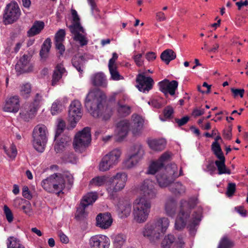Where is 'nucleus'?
Listing matches in <instances>:
<instances>
[{
    "mask_svg": "<svg viewBox=\"0 0 248 248\" xmlns=\"http://www.w3.org/2000/svg\"><path fill=\"white\" fill-rule=\"evenodd\" d=\"M68 114V121L70 123L68 128L73 129L82 116L81 105L79 101L75 100L71 102Z\"/></svg>",
    "mask_w": 248,
    "mask_h": 248,
    "instance_id": "obj_11",
    "label": "nucleus"
},
{
    "mask_svg": "<svg viewBox=\"0 0 248 248\" xmlns=\"http://www.w3.org/2000/svg\"><path fill=\"white\" fill-rule=\"evenodd\" d=\"M31 57L24 55L17 62L15 66V69L17 75L31 72L33 69V65L30 63Z\"/></svg>",
    "mask_w": 248,
    "mask_h": 248,
    "instance_id": "obj_17",
    "label": "nucleus"
},
{
    "mask_svg": "<svg viewBox=\"0 0 248 248\" xmlns=\"http://www.w3.org/2000/svg\"><path fill=\"white\" fill-rule=\"evenodd\" d=\"M231 91L233 94L234 97H236L237 96H239L240 97H243L244 96L245 90L244 89H238L232 88L231 89Z\"/></svg>",
    "mask_w": 248,
    "mask_h": 248,
    "instance_id": "obj_61",
    "label": "nucleus"
},
{
    "mask_svg": "<svg viewBox=\"0 0 248 248\" xmlns=\"http://www.w3.org/2000/svg\"><path fill=\"white\" fill-rule=\"evenodd\" d=\"M126 236L123 234H118L114 238V245L116 248H121L125 243Z\"/></svg>",
    "mask_w": 248,
    "mask_h": 248,
    "instance_id": "obj_42",
    "label": "nucleus"
},
{
    "mask_svg": "<svg viewBox=\"0 0 248 248\" xmlns=\"http://www.w3.org/2000/svg\"><path fill=\"white\" fill-rule=\"evenodd\" d=\"M31 92V86L29 83L21 85L20 87V94L23 97H27Z\"/></svg>",
    "mask_w": 248,
    "mask_h": 248,
    "instance_id": "obj_50",
    "label": "nucleus"
},
{
    "mask_svg": "<svg viewBox=\"0 0 248 248\" xmlns=\"http://www.w3.org/2000/svg\"><path fill=\"white\" fill-rule=\"evenodd\" d=\"M97 199V194L95 192H90L85 195L82 198L80 205L83 207H87L93 203Z\"/></svg>",
    "mask_w": 248,
    "mask_h": 248,
    "instance_id": "obj_32",
    "label": "nucleus"
},
{
    "mask_svg": "<svg viewBox=\"0 0 248 248\" xmlns=\"http://www.w3.org/2000/svg\"><path fill=\"white\" fill-rule=\"evenodd\" d=\"M151 208V202L144 198L136 199L133 203V218L137 222H145L149 217Z\"/></svg>",
    "mask_w": 248,
    "mask_h": 248,
    "instance_id": "obj_4",
    "label": "nucleus"
},
{
    "mask_svg": "<svg viewBox=\"0 0 248 248\" xmlns=\"http://www.w3.org/2000/svg\"><path fill=\"white\" fill-rule=\"evenodd\" d=\"M121 151L115 149L106 155L102 159L99 165L100 171H105L116 165L120 160Z\"/></svg>",
    "mask_w": 248,
    "mask_h": 248,
    "instance_id": "obj_10",
    "label": "nucleus"
},
{
    "mask_svg": "<svg viewBox=\"0 0 248 248\" xmlns=\"http://www.w3.org/2000/svg\"><path fill=\"white\" fill-rule=\"evenodd\" d=\"M136 81L139 91L144 93H148L152 88L154 84V80L151 77H146L142 74L137 76Z\"/></svg>",
    "mask_w": 248,
    "mask_h": 248,
    "instance_id": "obj_19",
    "label": "nucleus"
},
{
    "mask_svg": "<svg viewBox=\"0 0 248 248\" xmlns=\"http://www.w3.org/2000/svg\"><path fill=\"white\" fill-rule=\"evenodd\" d=\"M108 177L106 176H100L95 177L90 181V185L93 186H101L106 185Z\"/></svg>",
    "mask_w": 248,
    "mask_h": 248,
    "instance_id": "obj_38",
    "label": "nucleus"
},
{
    "mask_svg": "<svg viewBox=\"0 0 248 248\" xmlns=\"http://www.w3.org/2000/svg\"><path fill=\"white\" fill-rule=\"evenodd\" d=\"M139 190L140 194L143 195L141 198L145 199H154L157 194L155 188V183L149 179L145 180L139 186Z\"/></svg>",
    "mask_w": 248,
    "mask_h": 248,
    "instance_id": "obj_13",
    "label": "nucleus"
},
{
    "mask_svg": "<svg viewBox=\"0 0 248 248\" xmlns=\"http://www.w3.org/2000/svg\"><path fill=\"white\" fill-rule=\"evenodd\" d=\"M106 95L99 89L90 90L84 100V105L89 112L94 118L107 121L110 119L112 111L110 108L104 105Z\"/></svg>",
    "mask_w": 248,
    "mask_h": 248,
    "instance_id": "obj_1",
    "label": "nucleus"
},
{
    "mask_svg": "<svg viewBox=\"0 0 248 248\" xmlns=\"http://www.w3.org/2000/svg\"><path fill=\"white\" fill-rule=\"evenodd\" d=\"M198 203V199L196 198L190 199L188 202L186 201H181V209L175 223L176 229H182L187 225V227L190 231H191L199 224L201 220L202 208H199L198 212L194 213L190 218L189 211L187 209L193 208Z\"/></svg>",
    "mask_w": 248,
    "mask_h": 248,
    "instance_id": "obj_2",
    "label": "nucleus"
},
{
    "mask_svg": "<svg viewBox=\"0 0 248 248\" xmlns=\"http://www.w3.org/2000/svg\"><path fill=\"white\" fill-rule=\"evenodd\" d=\"M63 108L62 103L59 100L54 102L51 108V112L52 115H56L61 112Z\"/></svg>",
    "mask_w": 248,
    "mask_h": 248,
    "instance_id": "obj_47",
    "label": "nucleus"
},
{
    "mask_svg": "<svg viewBox=\"0 0 248 248\" xmlns=\"http://www.w3.org/2000/svg\"><path fill=\"white\" fill-rule=\"evenodd\" d=\"M7 248H25L20 241L16 238L10 236L7 240Z\"/></svg>",
    "mask_w": 248,
    "mask_h": 248,
    "instance_id": "obj_37",
    "label": "nucleus"
},
{
    "mask_svg": "<svg viewBox=\"0 0 248 248\" xmlns=\"http://www.w3.org/2000/svg\"><path fill=\"white\" fill-rule=\"evenodd\" d=\"M129 127L130 123L127 120L121 121L117 124L115 133L118 137V140H121L127 136Z\"/></svg>",
    "mask_w": 248,
    "mask_h": 248,
    "instance_id": "obj_23",
    "label": "nucleus"
},
{
    "mask_svg": "<svg viewBox=\"0 0 248 248\" xmlns=\"http://www.w3.org/2000/svg\"><path fill=\"white\" fill-rule=\"evenodd\" d=\"M176 201L172 197L169 198L166 201L165 211L168 216L173 217L176 213Z\"/></svg>",
    "mask_w": 248,
    "mask_h": 248,
    "instance_id": "obj_26",
    "label": "nucleus"
},
{
    "mask_svg": "<svg viewBox=\"0 0 248 248\" xmlns=\"http://www.w3.org/2000/svg\"><path fill=\"white\" fill-rule=\"evenodd\" d=\"M91 141L90 129L85 127L76 134L73 142L74 149L76 151L81 152L89 145Z\"/></svg>",
    "mask_w": 248,
    "mask_h": 248,
    "instance_id": "obj_9",
    "label": "nucleus"
},
{
    "mask_svg": "<svg viewBox=\"0 0 248 248\" xmlns=\"http://www.w3.org/2000/svg\"><path fill=\"white\" fill-rule=\"evenodd\" d=\"M118 57L117 54L114 52L112 53V58L108 62V69L111 75V78L113 80H119L124 79V77L119 74L117 69L116 61Z\"/></svg>",
    "mask_w": 248,
    "mask_h": 248,
    "instance_id": "obj_22",
    "label": "nucleus"
},
{
    "mask_svg": "<svg viewBox=\"0 0 248 248\" xmlns=\"http://www.w3.org/2000/svg\"><path fill=\"white\" fill-rule=\"evenodd\" d=\"M131 211V206L127 202L120 203L119 205L118 212L119 216L121 217H126L129 216Z\"/></svg>",
    "mask_w": 248,
    "mask_h": 248,
    "instance_id": "obj_29",
    "label": "nucleus"
},
{
    "mask_svg": "<svg viewBox=\"0 0 248 248\" xmlns=\"http://www.w3.org/2000/svg\"><path fill=\"white\" fill-rule=\"evenodd\" d=\"M160 58L167 64L176 58L175 52L171 49H168L164 50L161 54Z\"/></svg>",
    "mask_w": 248,
    "mask_h": 248,
    "instance_id": "obj_36",
    "label": "nucleus"
},
{
    "mask_svg": "<svg viewBox=\"0 0 248 248\" xmlns=\"http://www.w3.org/2000/svg\"><path fill=\"white\" fill-rule=\"evenodd\" d=\"M71 15L72 17L73 22L70 26H78L82 27L80 23V18L77 12L75 9H71Z\"/></svg>",
    "mask_w": 248,
    "mask_h": 248,
    "instance_id": "obj_51",
    "label": "nucleus"
},
{
    "mask_svg": "<svg viewBox=\"0 0 248 248\" xmlns=\"http://www.w3.org/2000/svg\"><path fill=\"white\" fill-rule=\"evenodd\" d=\"M65 127V123L64 121L61 119H59L57 121V129L55 136L56 139L64 130Z\"/></svg>",
    "mask_w": 248,
    "mask_h": 248,
    "instance_id": "obj_49",
    "label": "nucleus"
},
{
    "mask_svg": "<svg viewBox=\"0 0 248 248\" xmlns=\"http://www.w3.org/2000/svg\"><path fill=\"white\" fill-rule=\"evenodd\" d=\"M63 42H55V47L59 51L60 55H62L65 51V46L63 45Z\"/></svg>",
    "mask_w": 248,
    "mask_h": 248,
    "instance_id": "obj_60",
    "label": "nucleus"
},
{
    "mask_svg": "<svg viewBox=\"0 0 248 248\" xmlns=\"http://www.w3.org/2000/svg\"><path fill=\"white\" fill-rule=\"evenodd\" d=\"M165 168L164 169L162 166V163H159L156 161L153 162L149 167L148 170V173L151 174H154L155 173L158 172L156 176L157 179V176L158 174H165V175L168 176L167 172L165 171Z\"/></svg>",
    "mask_w": 248,
    "mask_h": 248,
    "instance_id": "obj_28",
    "label": "nucleus"
},
{
    "mask_svg": "<svg viewBox=\"0 0 248 248\" xmlns=\"http://www.w3.org/2000/svg\"><path fill=\"white\" fill-rule=\"evenodd\" d=\"M65 178H67L68 183L71 184L73 183V176L71 174L62 175L60 173H55L51 175L47 180L49 181L50 192L59 195L61 193L65 186Z\"/></svg>",
    "mask_w": 248,
    "mask_h": 248,
    "instance_id": "obj_5",
    "label": "nucleus"
},
{
    "mask_svg": "<svg viewBox=\"0 0 248 248\" xmlns=\"http://www.w3.org/2000/svg\"><path fill=\"white\" fill-rule=\"evenodd\" d=\"M218 160L215 161V164L217 168L218 171V174L221 175L222 174H231V171L229 169H227L226 167L225 162V157H222L218 158Z\"/></svg>",
    "mask_w": 248,
    "mask_h": 248,
    "instance_id": "obj_35",
    "label": "nucleus"
},
{
    "mask_svg": "<svg viewBox=\"0 0 248 248\" xmlns=\"http://www.w3.org/2000/svg\"><path fill=\"white\" fill-rule=\"evenodd\" d=\"M86 207H83L80 205V207L77 209L76 216L79 218L84 217L86 215L85 211Z\"/></svg>",
    "mask_w": 248,
    "mask_h": 248,
    "instance_id": "obj_59",
    "label": "nucleus"
},
{
    "mask_svg": "<svg viewBox=\"0 0 248 248\" xmlns=\"http://www.w3.org/2000/svg\"><path fill=\"white\" fill-rule=\"evenodd\" d=\"M173 113V109L170 106H167L164 110V115L166 118H170Z\"/></svg>",
    "mask_w": 248,
    "mask_h": 248,
    "instance_id": "obj_63",
    "label": "nucleus"
},
{
    "mask_svg": "<svg viewBox=\"0 0 248 248\" xmlns=\"http://www.w3.org/2000/svg\"><path fill=\"white\" fill-rule=\"evenodd\" d=\"M70 141L69 138L66 137L64 140L62 139L59 141H57L54 146L55 150L57 153L60 152Z\"/></svg>",
    "mask_w": 248,
    "mask_h": 248,
    "instance_id": "obj_43",
    "label": "nucleus"
},
{
    "mask_svg": "<svg viewBox=\"0 0 248 248\" xmlns=\"http://www.w3.org/2000/svg\"><path fill=\"white\" fill-rule=\"evenodd\" d=\"M211 146L212 151L217 158L224 156L221 147L217 142H213Z\"/></svg>",
    "mask_w": 248,
    "mask_h": 248,
    "instance_id": "obj_46",
    "label": "nucleus"
},
{
    "mask_svg": "<svg viewBox=\"0 0 248 248\" xmlns=\"http://www.w3.org/2000/svg\"><path fill=\"white\" fill-rule=\"evenodd\" d=\"M130 154L140 159L143 154L142 146L140 144L134 145L131 149Z\"/></svg>",
    "mask_w": 248,
    "mask_h": 248,
    "instance_id": "obj_40",
    "label": "nucleus"
},
{
    "mask_svg": "<svg viewBox=\"0 0 248 248\" xmlns=\"http://www.w3.org/2000/svg\"><path fill=\"white\" fill-rule=\"evenodd\" d=\"M170 189L172 192L179 194L184 193L186 189L185 187L179 182L171 185Z\"/></svg>",
    "mask_w": 248,
    "mask_h": 248,
    "instance_id": "obj_41",
    "label": "nucleus"
},
{
    "mask_svg": "<svg viewBox=\"0 0 248 248\" xmlns=\"http://www.w3.org/2000/svg\"><path fill=\"white\" fill-rule=\"evenodd\" d=\"M133 117V124L132 125V131L134 135H138L142 129L143 125V120L139 116L136 115Z\"/></svg>",
    "mask_w": 248,
    "mask_h": 248,
    "instance_id": "obj_30",
    "label": "nucleus"
},
{
    "mask_svg": "<svg viewBox=\"0 0 248 248\" xmlns=\"http://www.w3.org/2000/svg\"><path fill=\"white\" fill-rule=\"evenodd\" d=\"M127 179V174L124 172H118L110 178L106 184V189L108 193L113 196L123 190L125 187Z\"/></svg>",
    "mask_w": 248,
    "mask_h": 248,
    "instance_id": "obj_6",
    "label": "nucleus"
},
{
    "mask_svg": "<svg viewBox=\"0 0 248 248\" xmlns=\"http://www.w3.org/2000/svg\"><path fill=\"white\" fill-rule=\"evenodd\" d=\"M3 211L8 222H12L13 220V215L10 209L7 205H4Z\"/></svg>",
    "mask_w": 248,
    "mask_h": 248,
    "instance_id": "obj_56",
    "label": "nucleus"
},
{
    "mask_svg": "<svg viewBox=\"0 0 248 248\" xmlns=\"http://www.w3.org/2000/svg\"><path fill=\"white\" fill-rule=\"evenodd\" d=\"M73 66L77 70L80 75L83 72L84 65V59L82 56L73 57L72 60Z\"/></svg>",
    "mask_w": 248,
    "mask_h": 248,
    "instance_id": "obj_34",
    "label": "nucleus"
},
{
    "mask_svg": "<svg viewBox=\"0 0 248 248\" xmlns=\"http://www.w3.org/2000/svg\"><path fill=\"white\" fill-rule=\"evenodd\" d=\"M112 218L109 213L100 214L96 217V226L103 229L108 228L112 224Z\"/></svg>",
    "mask_w": 248,
    "mask_h": 248,
    "instance_id": "obj_24",
    "label": "nucleus"
},
{
    "mask_svg": "<svg viewBox=\"0 0 248 248\" xmlns=\"http://www.w3.org/2000/svg\"><path fill=\"white\" fill-rule=\"evenodd\" d=\"M170 225V220L161 217L148 222L142 230L143 235L152 243L158 241L166 233Z\"/></svg>",
    "mask_w": 248,
    "mask_h": 248,
    "instance_id": "obj_3",
    "label": "nucleus"
},
{
    "mask_svg": "<svg viewBox=\"0 0 248 248\" xmlns=\"http://www.w3.org/2000/svg\"><path fill=\"white\" fill-rule=\"evenodd\" d=\"M20 11L16 2L8 4L3 15V23L5 25L10 24L16 21L19 17Z\"/></svg>",
    "mask_w": 248,
    "mask_h": 248,
    "instance_id": "obj_12",
    "label": "nucleus"
},
{
    "mask_svg": "<svg viewBox=\"0 0 248 248\" xmlns=\"http://www.w3.org/2000/svg\"><path fill=\"white\" fill-rule=\"evenodd\" d=\"M140 160V159L129 154L127 158L123 163L124 167L127 169L133 168L138 164Z\"/></svg>",
    "mask_w": 248,
    "mask_h": 248,
    "instance_id": "obj_39",
    "label": "nucleus"
},
{
    "mask_svg": "<svg viewBox=\"0 0 248 248\" xmlns=\"http://www.w3.org/2000/svg\"><path fill=\"white\" fill-rule=\"evenodd\" d=\"M33 148L38 152H43L46 145V127L45 125H37L33 131Z\"/></svg>",
    "mask_w": 248,
    "mask_h": 248,
    "instance_id": "obj_8",
    "label": "nucleus"
},
{
    "mask_svg": "<svg viewBox=\"0 0 248 248\" xmlns=\"http://www.w3.org/2000/svg\"><path fill=\"white\" fill-rule=\"evenodd\" d=\"M232 243L227 238L223 237L220 241L218 248H230Z\"/></svg>",
    "mask_w": 248,
    "mask_h": 248,
    "instance_id": "obj_54",
    "label": "nucleus"
},
{
    "mask_svg": "<svg viewBox=\"0 0 248 248\" xmlns=\"http://www.w3.org/2000/svg\"><path fill=\"white\" fill-rule=\"evenodd\" d=\"M5 153L8 155L9 157L12 159L15 158L17 155V149L15 145L12 144H11L9 148L6 147H3Z\"/></svg>",
    "mask_w": 248,
    "mask_h": 248,
    "instance_id": "obj_44",
    "label": "nucleus"
},
{
    "mask_svg": "<svg viewBox=\"0 0 248 248\" xmlns=\"http://www.w3.org/2000/svg\"><path fill=\"white\" fill-rule=\"evenodd\" d=\"M142 54H138L134 56V60L136 64L139 66H141L143 64V61L142 60Z\"/></svg>",
    "mask_w": 248,
    "mask_h": 248,
    "instance_id": "obj_64",
    "label": "nucleus"
},
{
    "mask_svg": "<svg viewBox=\"0 0 248 248\" xmlns=\"http://www.w3.org/2000/svg\"><path fill=\"white\" fill-rule=\"evenodd\" d=\"M139 190L140 194L143 195L141 198L145 199H154L157 194L155 188V183L149 179L145 180L139 186Z\"/></svg>",
    "mask_w": 248,
    "mask_h": 248,
    "instance_id": "obj_14",
    "label": "nucleus"
},
{
    "mask_svg": "<svg viewBox=\"0 0 248 248\" xmlns=\"http://www.w3.org/2000/svg\"><path fill=\"white\" fill-rule=\"evenodd\" d=\"M65 34V31L64 29H60L55 34V42H63Z\"/></svg>",
    "mask_w": 248,
    "mask_h": 248,
    "instance_id": "obj_52",
    "label": "nucleus"
},
{
    "mask_svg": "<svg viewBox=\"0 0 248 248\" xmlns=\"http://www.w3.org/2000/svg\"><path fill=\"white\" fill-rule=\"evenodd\" d=\"M92 84L95 86L105 87L107 85L106 76L102 72H99L92 75L91 78Z\"/></svg>",
    "mask_w": 248,
    "mask_h": 248,
    "instance_id": "obj_27",
    "label": "nucleus"
},
{
    "mask_svg": "<svg viewBox=\"0 0 248 248\" xmlns=\"http://www.w3.org/2000/svg\"><path fill=\"white\" fill-rule=\"evenodd\" d=\"M235 184L234 183H229L227 187L226 194L228 196H232L235 191Z\"/></svg>",
    "mask_w": 248,
    "mask_h": 248,
    "instance_id": "obj_57",
    "label": "nucleus"
},
{
    "mask_svg": "<svg viewBox=\"0 0 248 248\" xmlns=\"http://www.w3.org/2000/svg\"><path fill=\"white\" fill-rule=\"evenodd\" d=\"M22 209L24 212L27 215L31 216L32 214V211L31 210V204L28 202L25 205L22 206Z\"/></svg>",
    "mask_w": 248,
    "mask_h": 248,
    "instance_id": "obj_58",
    "label": "nucleus"
},
{
    "mask_svg": "<svg viewBox=\"0 0 248 248\" xmlns=\"http://www.w3.org/2000/svg\"><path fill=\"white\" fill-rule=\"evenodd\" d=\"M159 90L165 95L168 94L173 96L175 93L178 86V83L176 80L170 81L165 79L158 83Z\"/></svg>",
    "mask_w": 248,
    "mask_h": 248,
    "instance_id": "obj_20",
    "label": "nucleus"
},
{
    "mask_svg": "<svg viewBox=\"0 0 248 248\" xmlns=\"http://www.w3.org/2000/svg\"><path fill=\"white\" fill-rule=\"evenodd\" d=\"M174 237L171 234L166 236L161 243V248H169L174 242Z\"/></svg>",
    "mask_w": 248,
    "mask_h": 248,
    "instance_id": "obj_48",
    "label": "nucleus"
},
{
    "mask_svg": "<svg viewBox=\"0 0 248 248\" xmlns=\"http://www.w3.org/2000/svg\"><path fill=\"white\" fill-rule=\"evenodd\" d=\"M41 98V97L37 94L33 103L24 106L20 112V116L22 119L28 121L34 117Z\"/></svg>",
    "mask_w": 248,
    "mask_h": 248,
    "instance_id": "obj_15",
    "label": "nucleus"
},
{
    "mask_svg": "<svg viewBox=\"0 0 248 248\" xmlns=\"http://www.w3.org/2000/svg\"><path fill=\"white\" fill-rule=\"evenodd\" d=\"M45 23L41 21L34 22L31 29L28 31L27 35L29 37L33 36L39 34L44 28Z\"/></svg>",
    "mask_w": 248,
    "mask_h": 248,
    "instance_id": "obj_33",
    "label": "nucleus"
},
{
    "mask_svg": "<svg viewBox=\"0 0 248 248\" xmlns=\"http://www.w3.org/2000/svg\"><path fill=\"white\" fill-rule=\"evenodd\" d=\"M118 106L117 111L121 116H126L131 113V107L130 106L121 105L120 103H118Z\"/></svg>",
    "mask_w": 248,
    "mask_h": 248,
    "instance_id": "obj_45",
    "label": "nucleus"
},
{
    "mask_svg": "<svg viewBox=\"0 0 248 248\" xmlns=\"http://www.w3.org/2000/svg\"><path fill=\"white\" fill-rule=\"evenodd\" d=\"M89 244L91 248H108L110 240L106 235H95L90 238Z\"/></svg>",
    "mask_w": 248,
    "mask_h": 248,
    "instance_id": "obj_18",
    "label": "nucleus"
},
{
    "mask_svg": "<svg viewBox=\"0 0 248 248\" xmlns=\"http://www.w3.org/2000/svg\"><path fill=\"white\" fill-rule=\"evenodd\" d=\"M19 108V98L17 95H14L6 99L2 107V110L5 112L16 113Z\"/></svg>",
    "mask_w": 248,
    "mask_h": 248,
    "instance_id": "obj_21",
    "label": "nucleus"
},
{
    "mask_svg": "<svg viewBox=\"0 0 248 248\" xmlns=\"http://www.w3.org/2000/svg\"><path fill=\"white\" fill-rule=\"evenodd\" d=\"M147 143L149 147L153 150L160 151L165 148L166 142L165 140L160 139H149Z\"/></svg>",
    "mask_w": 248,
    "mask_h": 248,
    "instance_id": "obj_25",
    "label": "nucleus"
},
{
    "mask_svg": "<svg viewBox=\"0 0 248 248\" xmlns=\"http://www.w3.org/2000/svg\"><path fill=\"white\" fill-rule=\"evenodd\" d=\"M65 72V70L62 63L58 64L52 76V79L51 85L55 86L60 78H62V75Z\"/></svg>",
    "mask_w": 248,
    "mask_h": 248,
    "instance_id": "obj_31",
    "label": "nucleus"
},
{
    "mask_svg": "<svg viewBox=\"0 0 248 248\" xmlns=\"http://www.w3.org/2000/svg\"><path fill=\"white\" fill-rule=\"evenodd\" d=\"M22 195L24 198L29 200H30L32 198V195L31 194L28 186H25L23 187Z\"/></svg>",
    "mask_w": 248,
    "mask_h": 248,
    "instance_id": "obj_62",
    "label": "nucleus"
},
{
    "mask_svg": "<svg viewBox=\"0 0 248 248\" xmlns=\"http://www.w3.org/2000/svg\"><path fill=\"white\" fill-rule=\"evenodd\" d=\"M39 54L41 58V61L45 62L46 59V40L44 41Z\"/></svg>",
    "mask_w": 248,
    "mask_h": 248,
    "instance_id": "obj_55",
    "label": "nucleus"
},
{
    "mask_svg": "<svg viewBox=\"0 0 248 248\" xmlns=\"http://www.w3.org/2000/svg\"><path fill=\"white\" fill-rule=\"evenodd\" d=\"M171 156V154L170 153L168 152H165L156 161L159 163H162V166L164 167V164L170 159Z\"/></svg>",
    "mask_w": 248,
    "mask_h": 248,
    "instance_id": "obj_53",
    "label": "nucleus"
},
{
    "mask_svg": "<svg viewBox=\"0 0 248 248\" xmlns=\"http://www.w3.org/2000/svg\"><path fill=\"white\" fill-rule=\"evenodd\" d=\"M177 171L178 167L175 164L168 165L165 170V171L167 172L168 176L166 175L165 176L164 173L158 174L157 176V181L159 186L161 187L169 186L176 178L183 175L182 169L180 170L179 174H178Z\"/></svg>",
    "mask_w": 248,
    "mask_h": 248,
    "instance_id": "obj_7",
    "label": "nucleus"
},
{
    "mask_svg": "<svg viewBox=\"0 0 248 248\" xmlns=\"http://www.w3.org/2000/svg\"><path fill=\"white\" fill-rule=\"evenodd\" d=\"M70 32L74 35L73 39L78 42L80 46H83L87 45L88 39L87 33L82 27L78 26H69Z\"/></svg>",
    "mask_w": 248,
    "mask_h": 248,
    "instance_id": "obj_16",
    "label": "nucleus"
}]
</instances>
